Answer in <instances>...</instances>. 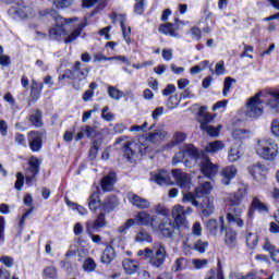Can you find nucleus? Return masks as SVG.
Instances as JSON below:
<instances>
[{"mask_svg":"<svg viewBox=\"0 0 279 279\" xmlns=\"http://www.w3.org/2000/svg\"><path fill=\"white\" fill-rule=\"evenodd\" d=\"M194 269H204L208 265V259H192Z\"/></svg>","mask_w":279,"mask_h":279,"instance_id":"nucleus-54","label":"nucleus"},{"mask_svg":"<svg viewBox=\"0 0 279 279\" xmlns=\"http://www.w3.org/2000/svg\"><path fill=\"white\" fill-rule=\"evenodd\" d=\"M132 226H136V222L134 221V219L130 218L118 228L119 234H125L128 230L132 228Z\"/></svg>","mask_w":279,"mask_h":279,"instance_id":"nucleus-48","label":"nucleus"},{"mask_svg":"<svg viewBox=\"0 0 279 279\" xmlns=\"http://www.w3.org/2000/svg\"><path fill=\"white\" fill-rule=\"evenodd\" d=\"M0 263H2V265H4L5 267H13L14 266V258H12L10 256H2L0 258Z\"/></svg>","mask_w":279,"mask_h":279,"instance_id":"nucleus-63","label":"nucleus"},{"mask_svg":"<svg viewBox=\"0 0 279 279\" xmlns=\"http://www.w3.org/2000/svg\"><path fill=\"white\" fill-rule=\"evenodd\" d=\"M266 95H269L270 98H268L267 106L270 109V111L275 114H278L279 112V90H268Z\"/></svg>","mask_w":279,"mask_h":279,"instance_id":"nucleus-23","label":"nucleus"},{"mask_svg":"<svg viewBox=\"0 0 279 279\" xmlns=\"http://www.w3.org/2000/svg\"><path fill=\"white\" fill-rule=\"evenodd\" d=\"M117 206H119L117 196H107L101 203V210L102 213H110L113 208H117Z\"/></svg>","mask_w":279,"mask_h":279,"instance_id":"nucleus-32","label":"nucleus"},{"mask_svg":"<svg viewBox=\"0 0 279 279\" xmlns=\"http://www.w3.org/2000/svg\"><path fill=\"white\" fill-rule=\"evenodd\" d=\"M155 134L157 135L159 143H160V141H165V138H167L169 136V133H167V131H165L162 129H157L155 131Z\"/></svg>","mask_w":279,"mask_h":279,"instance_id":"nucleus-64","label":"nucleus"},{"mask_svg":"<svg viewBox=\"0 0 279 279\" xmlns=\"http://www.w3.org/2000/svg\"><path fill=\"white\" fill-rule=\"evenodd\" d=\"M41 93H43V83L33 81L29 99H28V106L36 104L38 99H40Z\"/></svg>","mask_w":279,"mask_h":279,"instance_id":"nucleus-26","label":"nucleus"},{"mask_svg":"<svg viewBox=\"0 0 279 279\" xmlns=\"http://www.w3.org/2000/svg\"><path fill=\"white\" fill-rule=\"evenodd\" d=\"M225 243L230 250H234L239 245L236 241V233L232 229H228L225 235Z\"/></svg>","mask_w":279,"mask_h":279,"instance_id":"nucleus-34","label":"nucleus"},{"mask_svg":"<svg viewBox=\"0 0 279 279\" xmlns=\"http://www.w3.org/2000/svg\"><path fill=\"white\" fill-rule=\"evenodd\" d=\"M83 269L87 274H93V271H95V269H97V263H95V259L88 257L83 263Z\"/></svg>","mask_w":279,"mask_h":279,"instance_id":"nucleus-45","label":"nucleus"},{"mask_svg":"<svg viewBox=\"0 0 279 279\" xmlns=\"http://www.w3.org/2000/svg\"><path fill=\"white\" fill-rule=\"evenodd\" d=\"M83 132L88 138H94L95 134H97V128L87 125L85 129H83Z\"/></svg>","mask_w":279,"mask_h":279,"instance_id":"nucleus-60","label":"nucleus"},{"mask_svg":"<svg viewBox=\"0 0 279 279\" xmlns=\"http://www.w3.org/2000/svg\"><path fill=\"white\" fill-rule=\"evenodd\" d=\"M178 27L171 23L161 24L159 26V33L166 36H171L172 38H180V34L177 33Z\"/></svg>","mask_w":279,"mask_h":279,"instance_id":"nucleus-30","label":"nucleus"},{"mask_svg":"<svg viewBox=\"0 0 279 279\" xmlns=\"http://www.w3.org/2000/svg\"><path fill=\"white\" fill-rule=\"evenodd\" d=\"M114 258H117V253L114 252V247L110 245L106 246L100 257L101 263H104L105 265H110V263H112Z\"/></svg>","mask_w":279,"mask_h":279,"instance_id":"nucleus-31","label":"nucleus"},{"mask_svg":"<svg viewBox=\"0 0 279 279\" xmlns=\"http://www.w3.org/2000/svg\"><path fill=\"white\" fill-rule=\"evenodd\" d=\"M44 276L50 279H58V269L53 266H48L44 269Z\"/></svg>","mask_w":279,"mask_h":279,"instance_id":"nucleus-51","label":"nucleus"},{"mask_svg":"<svg viewBox=\"0 0 279 279\" xmlns=\"http://www.w3.org/2000/svg\"><path fill=\"white\" fill-rule=\"evenodd\" d=\"M252 208L255 210H258V213H269V207H267V204L260 202L258 198H253L252 202Z\"/></svg>","mask_w":279,"mask_h":279,"instance_id":"nucleus-44","label":"nucleus"},{"mask_svg":"<svg viewBox=\"0 0 279 279\" xmlns=\"http://www.w3.org/2000/svg\"><path fill=\"white\" fill-rule=\"evenodd\" d=\"M246 245L251 250H254V247H256V245H258V234L247 233L246 234Z\"/></svg>","mask_w":279,"mask_h":279,"instance_id":"nucleus-47","label":"nucleus"},{"mask_svg":"<svg viewBox=\"0 0 279 279\" xmlns=\"http://www.w3.org/2000/svg\"><path fill=\"white\" fill-rule=\"evenodd\" d=\"M245 195H247V186L245 185H241L238 190V192L232 195L231 197H239L240 202L243 203V197H245Z\"/></svg>","mask_w":279,"mask_h":279,"instance_id":"nucleus-55","label":"nucleus"},{"mask_svg":"<svg viewBox=\"0 0 279 279\" xmlns=\"http://www.w3.org/2000/svg\"><path fill=\"white\" fill-rule=\"evenodd\" d=\"M90 70L88 68H82V62L76 61L71 70H66L62 75V80H78L80 82L88 77Z\"/></svg>","mask_w":279,"mask_h":279,"instance_id":"nucleus-9","label":"nucleus"},{"mask_svg":"<svg viewBox=\"0 0 279 279\" xmlns=\"http://www.w3.org/2000/svg\"><path fill=\"white\" fill-rule=\"evenodd\" d=\"M133 220L136 226H148L154 230V226H156V221H158V216L150 215L147 211H138Z\"/></svg>","mask_w":279,"mask_h":279,"instance_id":"nucleus-14","label":"nucleus"},{"mask_svg":"<svg viewBox=\"0 0 279 279\" xmlns=\"http://www.w3.org/2000/svg\"><path fill=\"white\" fill-rule=\"evenodd\" d=\"M228 202L229 211L227 214V221L229 223H235L238 228H243L245 222L241 219V215L245 213V206L241 202V198L239 196H229Z\"/></svg>","mask_w":279,"mask_h":279,"instance_id":"nucleus-3","label":"nucleus"},{"mask_svg":"<svg viewBox=\"0 0 279 279\" xmlns=\"http://www.w3.org/2000/svg\"><path fill=\"white\" fill-rule=\"evenodd\" d=\"M248 172L254 178V180L260 181L267 175V168L260 163H255L248 167Z\"/></svg>","mask_w":279,"mask_h":279,"instance_id":"nucleus-25","label":"nucleus"},{"mask_svg":"<svg viewBox=\"0 0 279 279\" xmlns=\"http://www.w3.org/2000/svg\"><path fill=\"white\" fill-rule=\"evenodd\" d=\"M155 213L157 215H162V217L169 216V209L166 208L165 206L160 205V204L155 205Z\"/></svg>","mask_w":279,"mask_h":279,"instance_id":"nucleus-61","label":"nucleus"},{"mask_svg":"<svg viewBox=\"0 0 279 279\" xmlns=\"http://www.w3.org/2000/svg\"><path fill=\"white\" fill-rule=\"evenodd\" d=\"M89 210L100 209L101 211V199L99 198V191L93 192L89 196Z\"/></svg>","mask_w":279,"mask_h":279,"instance_id":"nucleus-37","label":"nucleus"},{"mask_svg":"<svg viewBox=\"0 0 279 279\" xmlns=\"http://www.w3.org/2000/svg\"><path fill=\"white\" fill-rule=\"evenodd\" d=\"M199 199L197 198V192L195 194L189 192L183 194V202H191L192 206H195L196 208L199 207Z\"/></svg>","mask_w":279,"mask_h":279,"instance_id":"nucleus-43","label":"nucleus"},{"mask_svg":"<svg viewBox=\"0 0 279 279\" xmlns=\"http://www.w3.org/2000/svg\"><path fill=\"white\" fill-rule=\"evenodd\" d=\"M221 175V183L225 184V186L230 185V182L236 178V167L234 166H228L223 168L220 172Z\"/></svg>","mask_w":279,"mask_h":279,"instance_id":"nucleus-22","label":"nucleus"},{"mask_svg":"<svg viewBox=\"0 0 279 279\" xmlns=\"http://www.w3.org/2000/svg\"><path fill=\"white\" fill-rule=\"evenodd\" d=\"M233 84H236V80L230 76L225 78L223 90H222L223 97H228V94L230 93Z\"/></svg>","mask_w":279,"mask_h":279,"instance_id":"nucleus-46","label":"nucleus"},{"mask_svg":"<svg viewBox=\"0 0 279 279\" xmlns=\"http://www.w3.org/2000/svg\"><path fill=\"white\" fill-rule=\"evenodd\" d=\"M189 265H191V260L186 257H179L174 260L172 265V271L174 274H178L179 271H184L185 269H189Z\"/></svg>","mask_w":279,"mask_h":279,"instance_id":"nucleus-33","label":"nucleus"},{"mask_svg":"<svg viewBox=\"0 0 279 279\" xmlns=\"http://www.w3.org/2000/svg\"><path fill=\"white\" fill-rule=\"evenodd\" d=\"M123 151L128 160H132L136 154L141 156L147 154V148L141 142H129L124 145Z\"/></svg>","mask_w":279,"mask_h":279,"instance_id":"nucleus-12","label":"nucleus"},{"mask_svg":"<svg viewBox=\"0 0 279 279\" xmlns=\"http://www.w3.org/2000/svg\"><path fill=\"white\" fill-rule=\"evenodd\" d=\"M223 223H225L223 216H220L219 222L215 219H209L206 222V228H207L208 232H210L214 236H217V234H219V232H223V230L226 229Z\"/></svg>","mask_w":279,"mask_h":279,"instance_id":"nucleus-20","label":"nucleus"},{"mask_svg":"<svg viewBox=\"0 0 279 279\" xmlns=\"http://www.w3.org/2000/svg\"><path fill=\"white\" fill-rule=\"evenodd\" d=\"M135 241L137 243H151L153 238L151 235L145 230L142 229L135 236Z\"/></svg>","mask_w":279,"mask_h":279,"instance_id":"nucleus-42","label":"nucleus"},{"mask_svg":"<svg viewBox=\"0 0 279 279\" xmlns=\"http://www.w3.org/2000/svg\"><path fill=\"white\" fill-rule=\"evenodd\" d=\"M264 250L266 252H269V254H271L275 250H276V245H274L271 243V241L269 240V238H265L264 239V245H263Z\"/></svg>","mask_w":279,"mask_h":279,"instance_id":"nucleus-57","label":"nucleus"},{"mask_svg":"<svg viewBox=\"0 0 279 279\" xmlns=\"http://www.w3.org/2000/svg\"><path fill=\"white\" fill-rule=\"evenodd\" d=\"M189 151L192 154V160H194V162H198L201 171L205 178H215V175H217L219 166L213 163L210 158L204 155H199V150H197V148L194 146H190Z\"/></svg>","mask_w":279,"mask_h":279,"instance_id":"nucleus-4","label":"nucleus"},{"mask_svg":"<svg viewBox=\"0 0 279 279\" xmlns=\"http://www.w3.org/2000/svg\"><path fill=\"white\" fill-rule=\"evenodd\" d=\"M260 97H267L265 92H258L248 100L246 105V117L258 119L263 114V100H260Z\"/></svg>","mask_w":279,"mask_h":279,"instance_id":"nucleus-6","label":"nucleus"},{"mask_svg":"<svg viewBox=\"0 0 279 279\" xmlns=\"http://www.w3.org/2000/svg\"><path fill=\"white\" fill-rule=\"evenodd\" d=\"M270 132L272 136H276L277 138H279V119L272 120L270 124Z\"/></svg>","mask_w":279,"mask_h":279,"instance_id":"nucleus-53","label":"nucleus"},{"mask_svg":"<svg viewBox=\"0 0 279 279\" xmlns=\"http://www.w3.org/2000/svg\"><path fill=\"white\" fill-rule=\"evenodd\" d=\"M201 199L198 208L201 209L203 217H210V215L215 213V198L213 196H205Z\"/></svg>","mask_w":279,"mask_h":279,"instance_id":"nucleus-17","label":"nucleus"},{"mask_svg":"<svg viewBox=\"0 0 279 279\" xmlns=\"http://www.w3.org/2000/svg\"><path fill=\"white\" fill-rule=\"evenodd\" d=\"M208 241H203L202 239L196 240L193 242V234H189L186 240L183 242V251L185 256L189 255L191 250L198 252V254H206V251L209 247Z\"/></svg>","mask_w":279,"mask_h":279,"instance_id":"nucleus-8","label":"nucleus"},{"mask_svg":"<svg viewBox=\"0 0 279 279\" xmlns=\"http://www.w3.org/2000/svg\"><path fill=\"white\" fill-rule=\"evenodd\" d=\"M122 267L126 274L132 276V274H136L141 268V264L137 260L126 258L122 262Z\"/></svg>","mask_w":279,"mask_h":279,"instance_id":"nucleus-29","label":"nucleus"},{"mask_svg":"<svg viewBox=\"0 0 279 279\" xmlns=\"http://www.w3.org/2000/svg\"><path fill=\"white\" fill-rule=\"evenodd\" d=\"M117 182V173L110 172L105 175L101 180V189L105 192H110L114 189V183Z\"/></svg>","mask_w":279,"mask_h":279,"instance_id":"nucleus-28","label":"nucleus"},{"mask_svg":"<svg viewBox=\"0 0 279 279\" xmlns=\"http://www.w3.org/2000/svg\"><path fill=\"white\" fill-rule=\"evenodd\" d=\"M24 180H25V177L23 175V173L17 172V174H16V182H15V189L17 191H21V189H23Z\"/></svg>","mask_w":279,"mask_h":279,"instance_id":"nucleus-62","label":"nucleus"},{"mask_svg":"<svg viewBox=\"0 0 279 279\" xmlns=\"http://www.w3.org/2000/svg\"><path fill=\"white\" fill-rule=\"evenodd\" d=\"M186 141V133L177 131L173 136L171 143L167 145L168 149H171V147H175V145H180Z\"/></svg>","mask_w":279,"mask_h":279,"instance_id":"nucleus-38","label":"nucleus"},{"mask_svg":"<svg viewBox=\"0 0 279 279\" xmlns=\"http://www.w3.org/2000/svg\"><path fill=\"white\" fill-rule=\"evenodd\" d=\"M232 136L233 138H235V141H243L245 138H247V131L243 130V129H236L232 132Z\"/></svg>","mask_w":279,"mask_h":279,"instance_id":"nucleus-52","label":"nucleus"},{"mask_svg":"<svg viewBox=\"0 0 279 279\" xmlns=\"http://www.w3.org/2000/svg\"><path fill=\"white\" fill-rule=\"evenodd\" d=\"M128 197L131 204L136 208H140L141 210H145L149 208V206H151V204L149 203V201H147V198H143L136 194L130 193Z\"/></svg>","mask_w":279,"mask_h":279,"instance_id":"nucleus-24","label":"nucleus"},{"mask_svg":"<svg viewBox=\"0 0 279 279\" xmlns=\"http://www.w3.org/2000/svg\"><path fill=\"white\" fill-rule=\"evenodd\" d=\"M75 3V0H52L53 10H66Z\"/></svg>","mask_w":279,"mask_h":279,"instance_id":"nucleus-41","label":"nucleus"},{"mask_svg":"<svg viewBox=\"0 0 279 279\" xmlns=\"http://www.w3.org/2000/svg\"><path fill=\"white\" fill-rule=\"evenodd\" d=\"M146 66H154V60L144 61L142 63H133L132 68L136 70L146 69Z\"/></svg>","mask_w":279,"mask_h":279,"instance_id":"nucleus-58","label":"nucleus"},{"mask_svg":"<svg viewBox=\"0 0 279 279\" xmlns=\"http://www.w3.org/2000/svg\"><path fill=\"white\" fill-rule=\"evenodd\" d=\"M39 16H51L54 21V25L49 29V38L51 40H62V37L66 36L64 38V43L66 45L73 43L74 40H77L80 36H82V32H84V27L88 25V21L86 17H84L81 23L77 25L76 28H74L70 34L66 32V25H70V23H77L80 19L77 17H62L58 10L50 8V9H44L38 12Z\"/></svg>","mask_w":279,"mask_h":279,"instance_id":"nucleus-1","label":"nucleus"},{"mask_svg":"<svg viewBox=\"0 0 279 279\" xmlns=\"http://www.w3.org/2000/svg\"><path fill=\"white\" fill-rule=\"evenodd\" d=\"M116 21H119L120 23V27L122 29V36L125 40V43H128V45H130V34H132V29L130 27L125 26V16L123 15H118L114 20L113 23Z\"/></svg>","mask_w":279,"mask_h":279,"instance_id":"nucleus-35","label":"nucleus"},{"mask_svg":"<svg viewBox=\"0 0 279 279\" xmlns=\"http://www.w3.org/2000/svg\"><path fill=\"white\" fill-rule=\"evenodd\" d=\"M150 182H155L159 186H173V184H175V182L171 180V174L167 170L151 172Z\"/></svg>","mask_w":279,"mask_h":279,"instance_id":"nucleus-13","label":"nucleus"},{"mask_svg":"<svg viewBox=\"0 0 279 279\" xmlns=\"http://www.w3.org/2000/svg\"><path fill=\"white\" fill-rule=\"evenodd\" d=\"M108 95L111 99L119 100L121 97H123V92L119 90L114 86H109L108 87Z\"/></svg>","mask_w":279,"mask_h":279,"instance_id":"nucleus-49","label":"nucleus"},{"mask_svg":"<svg viewBox=\"0 0 279 279\" xmlns=\"http://www.w3.org/2000/svg\"><path fill=\"white\" fill-rule=\"evenodd\" d=\"M106 211H100L94 221H87L85 223L86 226V233L93 234V232H97L98 230H101V228H106Z\"/></svg>","mask_w":279,"mask_h":279,"instance_id":"nucleus-15","label":"nucleus"},{"mask_svg":"<svg viewBox=\"0 0 279 279\" xmlns=\"http://www.w3.org/2000/svg\"><path fill=\"white\" fill-rule=\"evenodd\" d=\"M29 122L34 128H43V111L36 109L35 112L29 116Z\"/></svg>","mask_w":279,"mask_h":279,"instance_id":"nucleus-39","label":"nucleus"},{"mask_svg":"<svg viewBox=\"0 0 279 279\" xmlns=\"http://www.w3.org/2000/svg\"><path fill=\"white\" fill-rule=\"evenodd\" d=\"M207 107H201L198 110V123H201V129L206 128V125H210L216 119V114L208 113Z\"/></svg>","mask_w":279,"mask_h":279,"instance_id":"nucleus-21","label":"nucleus"},{"mask_svg":"<svg viewBox=\"0 0 279 279\" xmlns=\"http://www.w3.org/2000/svg\"><path fill=\"white\" fill-rule=\"evenodd\" d=\"M255 151L263 160L274 161L279 154L278 143L271 138L258 140L255 145Z\"/></svg>","mask_w":279,"mask_h":279,"instance_id":"nucleus-5","label":"nucleus"},{"mask_svg":"<svg viewBox=\"0 0 279 279\" xmlns=\"http://www.w3.org/2000/svg\"><path fill=\"white\" fill-rule=\"evenodd\" d=\"M27 141L32 151H40L43 149V133L40 131H31L27 134Z\"/></svg>","mask_w":279,"mask_h":279,"instance_id":"nucleus-18","label":"nucleus"},{"mask_svg":"<svg viewBox=\"0 0 279 279\" xmlns=\"http://www.w3.org/2000/svg\"><path fill=\"white\" fill-rule=\"evenodd\" d=\"M213 183L209 181L199 182V185L195 189L196 197L201 199L207 197V195H210Z\"/></svg>","mask_w":279,"mask_h":279,"instance_id":"nucleus-27","label":"nucleus"},{"mask_svg":"<svg viewBox=\"0 0 279 279\" xmlns=\"http://www.w3.org/2000/svg\"><path fill=\"white\" fill-rule=\"evenodd\" d=\"M241 158V151L236 147H231L229 150L228 159L229 162H236Z\"/></svg>","mask_w":279,"mask_h":279,"instance_id":"nucleus-50","label":"nucleus"},{"mask_svg":"<svg viewBox=\"0 0 279 279\" xmlns=\"http://www.w3.org/2000/svg\"><path fill=\"white\" fill-rule=\"evenodd\" d=\"M137 256H143L145 260L149 259V265L160 269L167 260V248L161 242H155L153 248L146 247L145 250L138 251Z\"/></svg>","mask_w":279,"mask_h":279,"instance_id":"nucleus-2","label":"nucleus"},{"mask_svg":"<svg viewBox=\"0 0 279 279\" xmlns=\"http://www.w3.org/2000/svg\"><path fill=\"white\" fill-rule=\"evenodd\" d=\"M34 14V9L25 2V0H20V2L11 7L9 9V15L12 16V19H27Z\"/></svg>","mask_w":279,"mask_h":279,"instance_id":"nucleus-10","label":"nucleus"},{"mask_svg":"<svg viewBox=\"0 0 279 279\" xmlns=\"http://www.w3.org/2000/svg\"><path fill=\"white\" fill-rule=\"evenodd\" d=\"M40 171V160L35 156H32L28 160V169L26 171V184H32L36 175H38Z\"/></svg>","mask_w":279,"mask_h":279,"instance_id":"nucleus-16","label":"nucleus"},{"mask_svg":"<svg viewBox=\"0 0 279 279\" xmlns=\"http://www.w3.org/2000/svg\"><path fill=\"white\" fill-rule=\"evenodd\" d=\"M192 213L193 208L191 207L184 208L182 205H174L172 207V219L174 220V226L177 228H189L186 215H191Z\"/></svg>","mask_w":279,"mask_h":279,"instance_id":"nucleus-7","label":"nucleus"},{"mask_svg":"<svg viewBox=\"0 0 279 279\" xmlns=\"http://www.w3.org/2000/svg\"><path fill=\"white\" fill-rule=\"evenodd\" d=\"M110 108L104 107L101 111V117L105 119V121H112L114 119V113L109 112Z\"/></svg>","mask_w":279,"mask_h":279,"instance_id":"nucleus-59","label":"nucleus"},{"mask_svg":"<svg viewBox=\"0 0 279 279\" xmlns=\"http://www.w3.org/2000/svg\"><path fill=\"white\" fill-rule=\"evenodd\" d=\"M223 147H226L223 142L216 140L206 145L205 151H206V154H217V151H221V149H223Z\"/></svg>","mask_w":279,"mask_h":279,"instance_id":"nucleus-36","label":"nucleus"},{"mask_svg":"<svg viewBox=\"0 0 279 279\" xmlns=\"http://www.w3.org/2000/svg\"><path fill=\"white\" fill-rule=\"evenodd\" d=\"M223 129V125L219 124L218 126H213L210 124H207L205 128H202L201 130L203 132H206L208 136H211L214 138H217L219 136V132Z\"/></svg>","mask_w":279,"mask_h":279,"instance_id":"nucleus-40","label":"nucleus"},{"mask_svg":"<svg viewBox=\"0 0 279 279\" xmlns=\"http://www.w3.org/2000/svg\"><path fill=\"white\" fill-rule=\"evenodd\" d=\"M192 239H194V236H202V223L201 222H195L192 227Z\"/></svg>","mask_w":279,"mask_h":279,"instance_id":"nucleus-56","label":"nucleus"},{"mask_svg":"<svg viewBox=\"0 0 279 279\" xmlns=\"http://www.w3.org/2000/svg\"><path fill=\"white\" fill-rule=\"evenodd\" d=\"M175 226L174 222L171 221L169 218H163L160 221H156L155 226H153V232H160L162 236H166V239H171L173 236V232H175Z\"/></svg>","mask_w":279,"mask_h":279,"instance_id":"nucleus-11","label":"nucleus"},{"mask_svg":"<svg viewBox=\"0 0 279 279\" xmlns=\"http://www.w3.org/2000/svg\"><path fill=\"white\" fill-rule=\"evenodd\" d=\"M172 177L180 189H191V175L180 169L172 170Z\"/></svg>","mask_w":279,"mask_h":279,"instance_id":"nucleus-19","label":"nucleus"}]
</instances>
